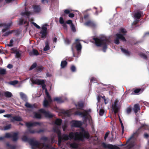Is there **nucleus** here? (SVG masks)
I'll return each instance as SVG.
<instances>
[{
    "label": "nucleus",
    "instance_id": "nucleus-12",
    "mask_svg": "<svg viewBox=\"0 0 149 149\" xmlns=\"http://www.w3.org/2000/svg\"><path fill=\"white\" fill-rule=\"evenodd\" d=\"M84 24L87 26H90L92 27H95L96 26V24L93 21L89 20L84 23Z\"/></svg>",
    "mask_w": 149,
    "mask_h": 149
},
{
    "label": "nucleus",
    "instance_id": "nucleus-7",
    "mask_svg": "<svg viewBox=\"0 0 149 149\" xmlns=\"http://www.w3.org/2000/svg\"><path fill=\"white\" fill-rule=\"evenodd\" d=\"M39 111L40 113L44 114L45 117L49 118H51L53 117L54 115L50 113L48 111H46L44 109H41L39 110Z\"/></svg>",
    "mask_w": 149,
    "mask_h": 149
},
{
    "label": "nucleus",
    "instance_id": "nucleus-23",
    "mask_svg": "<svg viewBox=\"0 0 149 149\" xmlns=\"http://www.w3.org/2000/svg\"><path fill=\"white\" fill-rule=\"evenodd\" d=\"M120 49L122 52L126 55L129 56L130 55V52L127 50L125 49L122 47Z\"/></svg>",
    "mask_w": 149,
    "mask_h": 149
},
{
    "label": "nucleus",
    "instance_id": "nucleus-11",
    "mask_svg": "<svg viewBox=\"0 0 149 149\" xmlns=\"http://www.w3.org/2000/svg\"><path fill=\"white\" fill-rule=\"evenodd\" d=\"M31 81L32 84L38 85H41L45 82V80L43 79L41 80L39 79H32Z\"/></svg>",
    "mask_w": 149,
    "mask_h": 149
},
{
    "label": "nucleus",
    "instance_id": "nucleus-54",
    "mask_svg": "<svg viewBox=\"0 0 149 149\" xmlns=\"http://www.w3.org/2000/svg\"><path fill=\"white\" fill-rule=\"evenodd\" d=\"M58 145H60L61 143V141H62L61 136H58Z\"/></svg>",
    "mask_w": 149,
    "mask_h": 149
},
{
    "label": "nucleus",
    "instance_id": "nucleus-30",
    "mask_svg": "<svg viewBox=\"0 0 149 149\" xmlns=\"http://www.w3.org/2000/svg\"><path fill=\"white\" fill-rule=\"evenodd\" d=\"M62 122V121L61 119H57L55 121V123L57 125L60 126L61 125Z\"/></svg>",
    "mask_w": 149,
    "mask_h": 149
},
{
    "label": "nucleus",
    "instance_id": "nucleus-14",
    "mask_svg": "<svg viewBox=\"0 0 149 149\" xmlns=\"http://www.w3.org/2000/svg\"><path fill=\"white\" fill-rule=\"evenodd\" d=\"M81 125V123L79 121H73L71 126L72 127H79Z\"/></svg>",
    "mask_w": 149,
    "mask_h": 149
},
{
    "label": "nucleus",
    "instance_id": "nucleus-1",
    "mask_svg": "<svg viewBox=\"0 0 149 149\" xmlns=\"http://www.w3.org/2000/svg\"><path fill=\"white\" fill-rule=\"evenodd\" d=\"M62 140L67 141L69 137L70 139H74L75 141H83L84 138L88 139L90 137L89 133L83 129L79 132H77L74 133L70 132L68 135L67 134H64L61 136Z\"/></svg>",
    "mask_w": 149,
    "mask_h": 149
},
{
    "label": "nucleus",
    "instance_id": "nucleus-27",
    "mask_svg": "<svg viewBox=\"0 0 149 149\" xmlns=\"http://www.w3.org/2000/svg\"><path fill=\"white\" fill-rule=\"evenodd\" d=\"M68 63L66 61H62L61 62V68H64L67 66Z\"/></svg>",
    "mask_w": 149,
    "mask_h": 149
},
{
    "label": "nucleus",
    "instance_id": "nucleus-61",
    "mask_svg": "<svg viewBox=\"0 0 149 149\" xmlns=\"http://www.w3.org/2000/svg\"><path fill=\"white\" fill-rule=\"evenodd\" d=\"M11 51L12 53H15L17 52V50L15 48H11Z\"/></svg>",
    "mask_w": 149,
    "mask_h": 149
},
{
    "label": "nucleus",
    "instance_id": "nucleus-22",
    "mask_svg": "<svg viewBox=\"0 0 149 149\" xmlns=\"http://www.w3.org/2000/svg\"><path fill=\"white\" fill-rule=\"evenodd\" d=\"M76 106L78 109L82 110L84 107V104L83 103H78Z\"/></svg>",
    "mask_w": 149,
    "mask_h": 149
},
{
    "label": "nucleus",
    "instance_id": "nucleus-9",
    "mask_svg": "<svg viewBox=\"0 0 149 149\" xmlns=\"http://www.w3.org/2000/svg\"><path fill=\"white\" fill-rule=\"evenodd\" d=\"M118 101L117 100H116L114 101L113 104L112 105V109L113 110V112L115 114L117 113L118 111Z\"/></svg>",
    "mask_w": 149,
    "mask_h": 149
},
{
    "label": "nucleus",
    "instance_id": "nucleus-32",
    "mask_svg": "<svg viewBox=\"0 0 149 149\" xmlns=\"http://www.w3.org/2000/svg\"><path fill=\"white\" fill-rule=\"evenodd\" d=\"M36 69L37 72H41L43 70V67L42 65H38L37 66Z\"/></svg>",
    "mask_w": 149,
    "mask_h": 149
},
{
    "label": "nucleus",
    "instance_id": "nucleus-17",
    "mask_svg": "<svg viewBox=\"0 0 149 149\" xmlns=\"http://www.w3.org/2000/svg\"><path fill=\"white\" fill-rule=\"evenodd\" d=\"M116 36L118 37L119 39L121 40L123 42H125L126 40L123 35L120 33H117L116 34Z\"/></svg>",
    "mask_w": 149,
    "mask_h": 149
},
{
    "label": "nucleus",
    "instance_id": "nucleus-8",
    "mask_svg": "<svg viewBox=\"0 0 149 149\" xmlns=\"http://www.w3.org/2000/svg\"><path fill=\"white\" fill-rule=\"evenodd\" d=\"M42 30H41L40 33L41 34V38H45L47 34V28L44 26L42 27Z\"/></svg>",
    "mask_w": 149,
    "mask_h": 149
},
{
    "label": "nucleus",
    "instance_id": "nucleus-48",
    "mask_svg": "<svg viewBox=\"0 0 149 149\" xmlns=\"http://www.w3.org/2000/svg\"><path fill=\"white\" fill-rule=\"evenodd\" d=\"M120 32L123 34L124 35H125L127 33V31L125 29L122 28L120 29Z\"/></svg>",
    "mask_w": 149,
    "mask_h": 149
},
{
    "label": "nucleus",
    "instance_id": "nucleus-3",
    "mask_svg": "<svg viewBox=\"0 0 149 149\" xmlns=\"http://www.w3.org/2000/svg\"><path fill=\"white\" fill-rule=\"evenodd\" d=\"M26 125L27 127V131L28 132L31 134H34L35 133H40L41 132H44L45 131L44 129H40L38 131H35L34 130H33L30 128L31 127L33 126H36L37 125H40L41 124L38 122H34L31 123L30 122H26Z\"/></svg>",
    "mask_w": 149,
    "mask_h": 149
},
{
    "label": "nucleus",
    "instance_id": "nucleus-28",
    "mask_svg": "<svg viewBox=\"0 0 149 149\" xmlns=\"http://www.w3.org/2000/svg\"><path fill=\"white\" fill-rule=\"evenodd\" d=\"M138 133L137 132H136L134 133L132 135L130 138H128V139L126 143H128L129 142V141L132 139L134 138V137L135 135H138Z\"/></svg>",
    "mask_w": 149,
    "mask_h": 149
},
{
    "label": "nucleus",
    "instance_id": "nucleus-24",
    "mask_svg": "<svg viewBox=\"0 0 149 149\" xmlns=\"http://www.w3.org/2000/svg\"><path fill=\"white\" fill-rule=\"evenodd\" d=\"M33 113L34 115V117L35 118L39 119H40L42 118V115L40 114L37 113L36 112H34Z\"/></svg>",
    "mask_w": 149,
    "mask_h": 149
},
{
    "label": "nucleus",
    "instance_id": "nucleus-45",
    "mask_svg": "<svg viewBox=\"0 0 149 149\" xmlns=\"http://www.w3.org/2000/svg\"><path fill=\"white\" fill-rule=\"evenodd\" d=\"M140 55L141 57L143 58L144 59H147V56L144 53H141L140 54Z\"/></svg>",
    "mask_w": 149,
    "mask_h": 149
},
{
    "label": "nucleus",
    "instance_id": "nucleus-57",
    "mask_svg": "<svg viewBox=\"0 0 149 149\" xmlns=\"http://www.w3.org/2000/svg\"><path fill=\"white\" fill-rule=\"evenodd\" d=\"M13 39H11L10 40V44H8V45L9 47H12L13 46Z\"/></svg>",
    "mask_w": 149,
    "mask_h": 149
},
{
    "label": "nucleus",
    "instance_id": "nucleus-46",
    "mask_svg": "<svg viewBox=\"0 0 149 149\" xmlns=\"http://www.w3.org/2000/svg\"><path fill=\"white\" fill-rule=\"evenodd\" d=\"M18 81L17 80L12 81L10 82V84L13 85H15L18 84Z\"/></svg>",
    "mask_w": 149,
    "mask_h": 149
},
{
    "label": "nucleus",
    "instance_id": "nucleus-56",
    "mask_svg": "<svg viewBox=\"0 0 149 149\" xmlns=\"http://www.w3.org/2000/svg\"><path fill=\"white\" fill-rule=\"evenodd\" d=\"M59 22L61 24H63L65 23L64 22L63 18L62 17H61L59 18Z\"/></svg>",
    "mask_w": 149,
    "mask_h": 149
},
{
    "label": "nucleus",
    "instance_id": "nucleus-6",
    "mask_svg": "<svg viewBox=\"0 0 149 149\" xmlns=\"http://www.w3.org/2000/svg\"><path fill=\"white\" fill-rule=\"evenodd\" d=\"M74 45H75V47L77 51H81L82 46L78 39H76L75 40V42L73 44L72 47V50H73V47Z\"/></svg>",
    "mask_w": 149,
    "mask_h": 149
},
{
    "label": "nucleus",
    "instance_id": "nucleus-41",
    "mask_svg": "<svg viewBox=\"0 0 149 149\" xmlns=\"http://www.w3.org/2000/svg\"><path fill=\"white\" fill-rule=\"evenodd\" d=\"M104 113V110L103 109H101L99 111V114L100 116H102L103 115Z\"/></svg>",
    "mask_w": 149,
    "mask_h": 149
},
{
    "label": "nucleus",
    "instance_id": "nucleus-13",
    "mask_svg": "<svg viewBox=\"0 0 149 149\" xmlns=\"http://www.w3.org/2000/svg\"><path fill=\"white\" fill-rule=\"evenodd\" d=\"M143 14V13L142 11L138 10L134 15V17L135 19L139 20L142 17V15Z\"/></svg>",
    "mask_w": 149,
    "mask_h": 149
},
{
    "label": "nucleus",
    "instance_id": "nucleus-15",
    "mask_svg": "<svg viewBox=\"0 0 149 149\" xmlns=\"http://www.w3.org/2000/svg\"><path fill=\"white\" fill-rule=\"evenodd\" d=\"M22 120V118L19 116L12 117L10 120V121L12 122H14L15 121H20Z\"/></svg>",
    "mask_w": 149,
    "mask_h": 149
},
{
    "label": "nucleus",
    "instance_id": "nucleus-63",
    "mask_svg": "<svg viewBox=\"0 0 149 149\" xmlns=\"http://www.w3.org/2000/svg\"><path fill=\"white\" fill-rule=\"evenodd\" d=\"M21 56V54L18 52H17L16 53V56L17 58H19Z\"/></svg>",
    "mask_w": 149,
    "mask_h": 149
},
{
    "label": "nucleus",
    "instance_id": "nucleus-38",
    "mask_svg": "<svg viewBox=\"0 0 149 149\" xmlns=\"http://www.w3.org/2000/svg\"><path fill=\"white\" fill-rule=\"evenodd\" d=\"M31 13L29 12L28 11H26L24 13H21V15L22 16H24V15H26L28 17H29Z\"/></svg>",
    "mask_w": 149,
    "mask_h": 149
},
{
    "label": "nucleus",
    "instance_id": "nucleus-36",
    "mask_svg": "<svg viewBox=\"0 0 149 149\" xmlns=\"http://www.w3.org/2000/svg\"><path fill=\"white\" fill-rule=\"evenodd\" d=\"M37 66V63H34L31 65V66L30 67V68H29V70H31L35 68H36V67Z\"/></svg>",
    "mask_w": 149,
    "mask_h": 149
},
{
    "label": "nucleus",
    "instance_id": "nucleus-21",
    "mask_svg": "<svg viewBox=\"0 0 149 149\" xmlns=\"http://www.w3.org/2000/svg\"><path fill=\"white\" fill-rule=\"evenodd\" d=\"M34 11L35 12L38 13L41 10V9L40 6L38 5H35L33 7Z\"/></svg>",
    "mask_w": 149,
    "mask_h": 149
},
{
    "label": "nucleus",
    "instance_id": "nucleus-2",
    "mask_svg": "<svg viewBox=\"0 0 149 149\" xmlns=\"http://www.w3.org/2000/svg\"><path fill=\"white\" fill-rule=\"evenodd\" d=\"M93 40L95 42V44L97 47H102L103 52H105L107 48V45L110 41L109 40L105 37H102L100 38H94Z\"/></svg>",
    "mask_w": 149,
    "mask_h": 149
},
{
    "label": "nucleus",
    "instance_id": "nucleus-43",
    "mask_svg": "<svg viewBox=\"0 0 149 149\" xmlns=\"http://www.w3.org/2000/svg\"><path fill=\"white\" fill-rule=\"evenodd\" d=\"M32 53L34 55L37 56L39 54V53H38V50L36 49H33Z\"/></svg>",
    "mask_w": 149,
    "mask_h": 149
},
{
    "label": "nucleus",
    "instance_id": "nucleus-58",
    "mask_svg": "<svg viewBox=\"0 0 149 149\" xmlns=\"http://www.w3.org/2000/svg\"><path fill=\"white\" fill-rule=\"evenodd\" d=\"M67 127L68 126L66 124H65L64 125H63L62 127L63 131H65Z\"/></svg>",
    "mask_w": 149,
    "mask_h": 149
},
{
    "label": "nucleus",
    "instance_id": "nucleus-31",
    "mask_svg": "<svg viewBox=\"0 0 149 149\" xmlns=\"http://www.w3.org/2000/svg\"><path fill=\"white\" fill-rule=\"evenodd\" d=\"M4 96L7 97H10L12 96V94L10 92L6 91L4 93Z\"/></svg>",
    "mask_w": 149,
    "mask_h": 149
},
{
    "label": "nucleus",
    "instance_id": "nucleus-10",
    "mask_svg": "<svg viewBox=\"0 0 149 149\" xmlns=\"http://www.w3.org/2000/svg\"><path fill=\"white\" fill-rule=\"evenodd\" d=\"M102 145L105 148H108L109 149H120L119 148L116 146L110 144H107L104 143H103Z\"/></svg>",
    "mask_w": 149,
    "mask_h": 149
},
{
    "label": "nucleus",
    "instance_id": "nucleus-5",
    "mask_svg": "<svg viewBox=\"0 0 149 149\" xmlns=\"http://www.w3.org/2000/svg\"><path fill=\"white\" fill-rule=\"evenodd\" d=\"M84 112H82L79 111H76L74 112L75 115L81 116L84 118H86L88 115V112H91V110L90 109H89L88 110H84Z\"/></svg>",
    "mask_w": 149,
    "mask_h": 149
},
{
    "label": "nucleus",
    "instance_id": "nucleus-33",
    "mask_svg": "<svg viewBox=\"0 0 149 149\" xmlns=\"http://www.w3.org/2000/svg\"><path fill=\"white\" fill-rule=\"evenodd\" d=\"M20 95L21 98L24 101H26L27 100L26 95L23 93L21 92L20 93Z\"/></svg>",
    "mask_w": 149,
    "mask_h": 149
},
{
    "label": "nucleus",
    "instance_id": "nucleus-42",
    "mask_svg": "<svg viewBox=\"0 0 149 149\" xmlns=\"http://www.w3.org/2000/svg\"><path fill=\"white\" fill-rule=\"evenodd\" d=\"M132 108L130 107H128L126 109V112L128 114H129L131 113L132 111Z\"/></svg>",
    "mask_w": 149,
    "mask_h": 149
},
{
    "label": "nucleus",
    "instance_id": "nucleus-64",
    "mask_svg": "<svg viewBox=\"0 0 149 149\" xmlns=\"http://www.w3.org/2000/svg\"><path fill=\"white\" fill-rule=\"evenodd\" d=\"M64 13L65 14H69L70 12V10L68 9H65L64 11Z\"/></svg>",
    "mask_w": 149,
    "mask_h": 149
},
{
    "label": "nucleus",
    "instance_id": "nucleus-40",
    "mask_svg": "<svg viewBox=\"0 0 149 149\" xmlns=\"http://www.w3.org/2000/svg\"><path fill=\"white\" fill-rule=\"evenodd\" d=\"M11 25V24L9 23L7 24H4L3 26H5L4 28L6 29V30H7L8 29H9L10 28Z\"/></svg>",
    "mask_w": 149,
    "mask_h": 149
},
{
    "label": "nucleus",
    "instance_id": "nucleus-44",
    "mask_svg": "<svg viewBox=\"0 0 149 149\" xmlns=\"http://www.w3.org/2000/svg\"><path fill=\"white\" fill-rule=\"evenodd\" d=\"M12 135L10 133H6L4 137L5 138H11Z\"/></svg>",
    "mask_w": 149,
    "mask_h": 149
},
{
    "label": "nucleus",
    "instance_id": "nucleus-51",
    "mask_svg": "<svg viewBox=\"0 0 149 149\" xmlns=\"http://www.w3.org/2000/svg\"><path fill=\"white\" fill-rule=\"evenodd\" d=\"M25 106L27 108H31L32 107V105L28 102H26L25 104Z\"/></svg>",
    "mask_w": 149,
    "mask_h": 149
},
{
    "label": "nucleus",
    "instance_id": "nucleus-60",
    "mask_svg": "<svg viewBox=\"0 0 149 149\" xmlns=\"http://www.w3.org/2000/svg\"><path fill=\"white\" fill-rule=\"evenodd\" d=\"M65 42L67 44H69L71 43V41L68 38H66L65 40Z\"/></svg>",
    "mask_w": 149,
    "mask_h": 149
},
{
    "label": "nucleus",
    "instance_id": "nucleus-19",
    "mask_svg": "<svg viewBox=\"0 0 149 149\" xmlns=\"http://www.w3.org/2000/svg\"><path fill=\"white\" fill-rule=\"evenodd\" d=\"M54 131L56 133L57 135L58 136H61V133L60 130L58 129V127H55L53 128Z\"/></svg>",
    "mask_w": 149,
    "mask_h": 149
},
{
    "label": "nucleus",
    "instance_id": "nucleus-25",
    "mask_svg": "<svg viewBox=\"0 0 149 149\" xmlns=\"http://www.w3.org/2000/svg\"><path fill=\"white\" fill-rule=\"evenodd\" d=\"M54 101H56L58 103H61L63 102V100H62L61 98L56 97L54 98L53 100Z\"/></svg>",
    "mask_w": 149,
    "mask_h": 149
},
{
    "label": "nucleus",
    "instance_id": "nucleus-62",
    "mask_svg": "<svg viewBox=\"0 0 149 149\" xmlns=\"http://www.w3.org/2000/svg\"><path fill=\"white\" fill-rule=\"evenodd\" d=\"M33 24L37 29H40V27L37 25L36 23L33 22Z\"/></svg>",
    "mask_w": 149,
    "mask_h": 149
},
{
    "label": "nucleus",
    "instance_id": "nucleus-39",
    "mask_svg": "<svg viewBox=\"0 0 149 149\" xmlns=\"http://www.w3.org/2000/svg\"><path fill=\"white\" fill-rule=\"evenodd\" d=\"M6 74V70L4 69H1L0 70V74L4 75Z\"/></svg>",
    "mask_w": 149,
    "mask_h": 149
},
{
    "label": "nucleus",
    "instance_id": "nucleus-35",
    "mask_svg": "<svg viewBox=\"0 0 149 149\" xmlns=\"http://www.w3.org/2000/svg\"><path fill=\"white\" fill-rule=\"evenodd\" d=\"M14 31V30H12L11 31H8L6 32L5 33L2 35L3 36H8L10 34L12 33Z\"/></svg>",
    "mask_w": 149,
    "mask_h": 149
},
{
    "label": "nucleus",
    "instance_id": "nucleus-53",
    "mask_svg": "<svg viewBox=\"0 0 149 149\" xmlns=\"http://www.w3.org/2000/svg\"><path fill=\"white\" fill-rule=\"evenodd\" d=\"M71 70L73 72H75L76 71V67L73 65H72L71 67Z\"/></svg>",
    "mask_w": 149,
    "mask_h": 149
},
{
    "label": "nucleus",
    "instance_id": "nucleus-4",
    "mask_svg": "<svg viewBox=\"0 0 149 149\" xmlns=\"http://www.w3.org/2000/svg\"><path fill=\"white\" fill-rule=\"evenodd\" d=\"M22 140L23 141L28 142L32 147H35L39 148L41 144L37 141H35L33 139L28 138L26 136H23L22 138Z\"/></svg>",
    "mask_w": 149,
    "mask_h": 149
},
{
    "label": "nucleus",
    "instance_id": "nucleus-37",
    "mask_svg": "<svg viewBox=\"0 0 149 149\" xmlns=\"http://www.w3.org/2000/svg\"><path fill=\"white\" fill-rule=\"evenodd\" d=\"M49 104V103L48 101L47 100L45 99L44 100L43 103V105L44 107H47L48 106Z\"/></svg>",
    "mask_w": 149,
    "mask_h": 149
},
{
    "label": "nucleus",
    "instance_id": "nucleus-47",
    "mask_svg": "<svg viewBox=\"0 0 149 149\" xmlns=\"http://www.w3.org/2000/svg\"><path fill=\"white\" fill-rule=\"evenodd\" d=\"M45 94L47 96V97H48L49 99V100H51L52 101V99L51 98V97L50 95H49V93L48 92L47 90V89H46V90L45 91Z\"/></svg>",
    "mask_w": 149,
    "mask_h": 149
},
{
    "label": "nucleus",
    "instance_id": "nucleus-29",
    "mask_svg": "<svg viewBox=\"0 0 149 149\" xmlns=\"http://www.w3.org/2000/svg\"><path fill=\"white\" fill-rule=\"evenodd\" d=\"M70 147L73 149H77L78 147V144L75 143H73L70 144Z\"/></svg>",
    "mask_w": 149,
    "mask_h": 149
},
{
    "label": "nucleus",
    "instance_id": "nucleus-34",
    "mask_svg": "<svg viewBox=\"0 0 149 149\" xmlns=\"http://www.w3.org/2000/svg\"><path fill=\"white\" fill-rule=\"evenodd\" d=\"M6 145L7 147L9 148L10 149H15L16 148L15 146L11 145L8 143H7Z\"/></svg>",
    "mask_w": 149,
    "mask_h": 149
},
{
    "label": "nucleus",
    "instance_id": "nucleus-16",
    "mask_svg": "<svg viewBox=\"0 0 149 149\" xmlns=\"http://www.w3.org/2000/svg\"><path fill=\"white\" fill-rule=\"evenodd\" d=\"M144 89L142 88H136L132 92V94H140L142 93Z\"/></svg>",
    "mask_w": 149,
    "mask_h": 149
},
{
    "label": "nucleus",
    "instance_id": "nucleus-49",
    "mask_svg": "<svg viewBox=\"0 0 149 149\" xmlns=\"http://www.w3.org/2000/svg\"><path fill=\"white\" fill-rule=\"evenodd\" d=\"M114 42L117 45H118L119 44V39L118 37H117L116 38L114 39Z\"/></svg>",
    "mask_w": 149,
    "mask_h": 149
},
{
    "label": "nucleus",
    "instance_id": "nucleus-52",
    "mask_svg": "<svg viewBox=\"0 0 149 149\" xmlns=\"http://www.w3.org/2000/svg\"><path fill=\"white\" fill-rule=\"evenodd\" d=\"M71 27L72 31L73 32L76 31V29L74 25L73 24H72L71 25Z\"/></svg>",
    "mask_w": 149,
    "mask_h": 149
},
{
    "label": "nucleus",
    "instance_id": "nucleus-26",
    "mask_svg": "<svg viewBox=\"0 0 149 149\" xmlns=\"http://www.w3.org/2000/svg\"><path fill=\"white\" fill-rule=\"evenodd\" d=\"M45 46L44 49V50L45 51H47L50 49V47L49 46V42L46 41L45 43Z\"/></svg>",
    "mask_w": 149,
    "mask_h": 149
},
{
    "label": "nucleus",
    "instance_id": "nucleus-18",
    "mask_svg": "<svg viewBox=\"0 0 149 149\" xmlns=\"http://www.w3.org/2000/svg\"><path fill=\"white\" fill-rule=\"evenodd\" d=\"M13 141H16L18 139V133L16 132L13 133L12 135L11 138Z\"/></svg>",
    "mask_w": 149,
    "mask_h": 149
},
{
    "label": "nucleus",
    "instance_id": "nucleus-20",
    "mask_svg": "<svg viewBox=\"0 0 149 149\" xmlns=\"http://www.w3.org/2000/svg\"><path fill=\"white\" fill-rule=\"evenodd\" d=\"M140 109L139 105L138 104H135L134 106V111L135 113H137L138 111Z\"/></svg>",
    "mask_w": 149,
    "mask_h": 149
},
{
    "label": "nucleus",
    "instance_id": "nucleus-59",
    "mask_svg": "<svg viewBox=\"0 0 149 149\" xmlns=\"http://www.w3.org/2000/svg\"><path fill=\"white\" fill-rule=\"evenodd\" d=\"M139 19H136L132 23V25H136L139 22Z\"/></svg>",
    "mask_w": 149,
    "mask_h": 149
},
{
    "label": "nucleus",
    "instance_id": "nucleus-55",
    "mask_svg": "<svg viewBox=\"0 0 149 149\" xmlns=\"http://www.w3.org/2000/svg\"><path fill=\"white\" fill-rule=\"evenodd\" d=\"M109 133V132H107L106 133L104 138V139L105 141L106 140L107 138L108 137Z\"/></svg>",
    "mask_w": 149,
    "mask_h": 149
},
{
    "label": "nucleus",
    "instance_id": "nucleus-50",
    "mask_svg": "<svg viewBox=\"0 0 149 149\" xmlns=\"http://www.w3.org/2000/svg\"><path fill=\"white\" fill-rule=\"evenodd\" d=\"M11 127L10 124H9L4 127V129L5 130H7L10 129Z\"/></svg>",
    "mask_w": 149,
    "mask_h": 149
}]
</instances>
